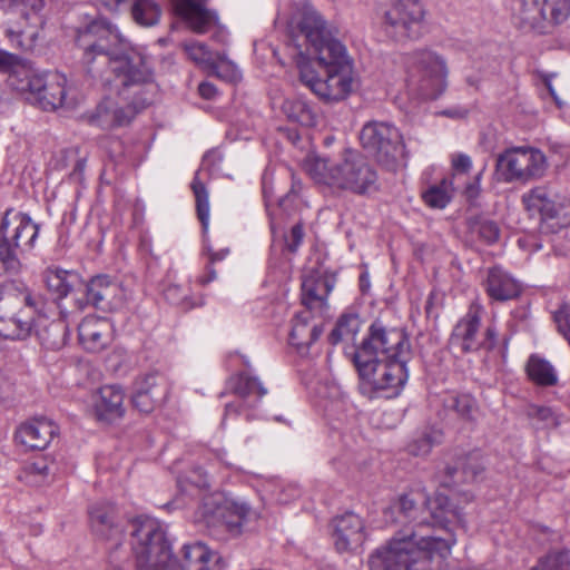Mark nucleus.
<instances>
[{"label":"nucleus","mask_w":570,"mask_h":570,"mask_svg":"<svg viewBox=\"0 0 570 570\" xmlns=\"http://www.w3.org/2000/svg\"><path fill=\"white\" fill-rule=\"evenodd\" d=\"M453 190L452 179L444 177L439 183L429 185L422 191V199L430 208L443 209L451 202Z\"/></svg>","instance_id":"nucleus-36"},{"label":"nucleus","mask_w":570,"mask_h":570,"mask_svg":"<svg viewBox=\"0 0 570 570\" xmlns=\"http://www.w3.org/2000/svg\"><path fill=\"white\" fill-rule=\"evenodd\" d=\"M301 183L298 180H295V178L293 177L291 191L279 199V205H283V203L289 198L291 194H296L301 189Z\"/></svg>","instance_id":"nucleus-64"},{"label":"nucleus","mask_w":570,"mask_h":570,"mask_svg":"<svg viewBox=\"0 0 570 570\" xmlns=\"http://www.w3.org/2000/svg\"><path fill=\"white\" fill-rule=\"evenodd\" d=\"M121 302L119 284L108 275H96L85 285L83 291L72 298V306L60 305L65 318L72 313L82 312L88 305L102 312H110Z\"/></svg>","instance_id":"nucleus-16"},{"label":"nucleus","mask_w":570,"mask_h":570,"mask_svg":"<svg viewBox=\"0 0 570 570\" xmlns=\"http://www.w3.org/2000/svg\"><path fill=\"white\" fill-rule=\"evenodd\" d=\"M89 520L96 535L118 542L122 529L115 522V509L107 503H97L89 509Z\"/></svg>","instance_id":"nucleus-29"},{"label":"nucleus","mask_w":570,"mask_h":570,"mask_svg":"<svg viewBox=\"0 0 570 570\" xmlns=\"http://www.w3.org/2000/svg\"><path fill=\"white\" fill-rule=\"evenodd\" d=\"M468 109L463 107H452L444 109L441 114L445 117L453 118V119H462L468 116Z\"/></svg>","instance_id":"nucleus-58"},{"label":"nucleus","mask_w":570,"mask_h":570,"mask_svg":"<svg viewBox=\"0 0 570 570\" xmlns=\"http://www.w3.org/2000/svg\"><path fill=\"white\" fill-rule=\"evenodd\" d=\"M518 244L521 248H528L531 246L533 247V250H539L542 247L541 244L535 243L533 237L530 236L519 238Z\"/></svg>","instance_id":"nucleus-62"},{"label":"nucleus","mask_w":570,"mask_h":570,"mask_svg":"<svg viewBox=\"0 0 570 570\" xmlns=\"http://www.w3.org/2000/svg\"><path fill=\"white\" fill-rule=\"evenodd\" d=\"M311 177L337 193L370 196L379 190L376 169L361 154L347 150L341 160L315 158L307 165Z\"/></svg>","instance_id":"nucleus-5"},{"label":"nucleus","mask_w":570,"mask_h":570,"mask_svg":"<svg viewBox=\"0 0 570 570\" xmlns=\"http://www.w3.org/2000/svg\"><path fill=\"white\" fill-rule=\"evenodd\" d=\"M164 397L155 394H146V392L132 393V405L141 413H150L155 409L156 404L160 403Z\"/></svg>","instance_id":"nucleus-49"},{"label":"nucleus","mask_w":570,"mask_h":570,"mask_svg":"<svg viewBox=\"0 0 570 570\" xmlns=\"http://www.w3.org/2000/svg\"><path fill=\"white\" fill-rule=\"evenodd\" d=\"M225 561L203 542L186 543L181 549L183 570H224Z\"/></svg>","instance_id":"nucleus-27"},{"label":"nucleus","mask_w":570,"mask_h":570,"mask_svg":"<svg viewBox=\"0 0 570 570\" xmlns=\"http://www.w3.org/2000/svg\"><path fill=\"white\" fill-rule=\"evenodd\" d=\"M548 168L544 154L533 147H510L495 160V175L503 183H528L543 177Z\"/></svg>","instance_id":"nucleus-11"},{"label":"nucleus","mask_w":570,"mask_h":570,"mask_svg":"<svg viewBox=\"0 0 570 570\" xmlns=\"http://www.w3.org/2000/svg\"><path fill=\"white\" fill-rule=\"evenodd\" d=\"M482 285L487 295L495 302L515 299L522 293L520 282L501 266L489 268Z\"/></svg>","instance_id":"nucleus-23"},{"label":"nucleus","mask_w":570,"mask_h":570,"mask_svg":"<svg viewBox=\"0 0 570 570\" xmlns=\"http://www.w3.org/2000/svg\"><path fill=\"white\" fill-rule=\"evenodd\" d=\"M425 14L422 0H389L383 29L395 41L416 40L423 33Z\"/></svg>","instance_id":"nucleus-14"},{"label":"nucleus","mask_w":570,"mask_h":570,"mask_svg":"<svg viewBox=\"0 0 570 570\" xmlns=\"http://www.w3.org/2000/svg\"><path fill=\"white\" fill-rule=\"evenodd\" d=\"M208 0H171L175 13L198 33L206 32L217 20L207 8Z\"/></svg>","instance_id":"nucleus-25"},{"label":"nucleus","mask_w":570,"mask_h":570,"mask_svg":"<svg viewBox=\"0 0 570 570\" xmlns=\"http://www.w3.org/2000/svg\"><path fill=\"white\" fill-rule=\"evenodd\" d=\"M59 472L58 463L49 456H39L23 469V480L35 487L43 485L55 479Z\"/></svg>","instance_id":"nucleus-32"},{"label":"nucleus","mask_w":570,"mask_h":570,"mask_svg":"<svg viewBox=\"0 0 570 570\" xmlns=\"http://www.w3.org/2000/svg\"><path fill=\"white\" fill-rule=\"evenodd\" d=\"M191 189L196 198V209L198 219L202 223L203 232L207 233L209 225V200L208 193L205 185L198 177V171L195 174L191 181Z\"/></svg>","instance_id":"nucleus-40"},{"label":"nucleus","mask_w":570,"mask_h":570,"mask_svg":"<svg viewBox=\"0 0 570 570\" xmlns=\"http://www.w3.org/2000/svg\"><path fill=\"white\" fill-rule=\"evenodd\" d=\"M570 16V0H515L513 17L521 28L550 33Z\"/></svg>","instance_id":"nucleus-12"},{"label":"nucleus","mask_w":570,"mask_h":570,"mask_svg":"<svg viewBox=\"0 0 570 570\" xmlns=\"http://www.w3.org/2000/svg\"><path fill=\"white\" fill-rule=\"evenodd\" d=\"M446 502V498L438 497L433 504L435 507H430V519L428 521L426 518H417L419 507L414 499L410 498L407 494H403L399 498L397 502L391 507L392 512H399L400 515L404 518V520H409L410 522H414L415 525L409 531H416L419 533H428V534H436L443 535L444 530L453 531L448 528V523L452 521V519H458L460 521V517L456 511L446 509L444 503ZM424 503L432 504L431 501L425 500ZM403 532H407V530H402Z\"/></svg>","instance_id":"nucleus-15"},{"label":"nucleus","mask_w":570,"mask_h":570,"mask_svg":"<svg viewBox=\"0 0 570 570\" xmlns=\"http://www.w3.org/2000/svg\"><path fill=\"white\" fill-rule=\"evenodd\" d=\"M188 57L197 65L208 69L213 63L216 53H213L203 42L191 41L184 43Z\"/></svg>","instance_id":"nucleus-45"},{"label":"nucleus","mask_w":570,"mask_h":570,"mask_svg":"<svg viewBox=\"0 0 570 570\" xmlns=\"http://www.w3.org/2000/svg\"><path fill=\"white\" fill-rule=\"evenodd\" d=\"M287 37L301 81L321 100L335 104L352 94L353 60L313 6H296L287 22Z\"/></svg>","instance_id":"nucleus-2"},{"label":"nucleus","mask_w":570,"mask_h":570,"mask_svg":"<svg viewBox=\"0 0 570 570\" xmlns=\"http://www.w3.org/2000/svg\"><path fill=\"white\" fill-rule=\"evenodd\" d=\"M452 167L458 173H469L472 167L471 157L466 154H456L452 157Z\"/></svg>","instance_id":"nucleus-52"},{"label":"nucleus","mask_w":570,"mask_h":570,"mask_svg":"<svg viewBox=\"0 0 570 570\" xmlns=\"http://www.w3.org/2000/svg\"><path fill=\"white\" fill-rule=\"evenodd\" d=\"M6 36L9 39L11 47L18 48V49H26L27 47L23 45L21 40L22 32L21 31H14L11 28H8L6 30Z\"/></svg>","instance_id":"nucleus-57"},{"label":"nucleus","mask_w":570,"mask_h":570,"mask_svg":"<svg viewBox=\"0 0 570 570\" xmlns=\"http://www.w3.org/2000/svg\"><path fill=\"white\" fill-rule=\"evenodd\" d=\"M332 537L337 551H353L366 539L363 519L354 512H345L332 520Z\"/></svg>","instance_id":"nucleus-20"},{"label":"nucleus","mask_w":570,"mask_h":570,"mask_svg":"<svg viewBox=\"0 0 570 570\" xmlns=\"http://www.w3.org/2000/svg\"><path fill=\"white\" fill-rule=\"evenodd\" d=\"M529 415L543 422H550L553 420V412L548 406H531Z\"/></svg>","instance_id":"nucleus-55"},{"label":"nucleus","mask_w":570,"mask_h":570,"mask_svg":"<svg viewBox=\"0 0 570 570\" xmlns=\"http://www.w3.org/2000/svg\"><path fill=\"white\" fill-rule=\"evenodd\" d=\"M134 391L146 392V394L151 393L161 397L166 395L164 380L156 372L139 375L134 383Z\"/></svg>","instance_id":"nucleus-44"},{"label":"nucleus","mask_w":570,"mask_h":570,"mask_svg":"<svg viewBox=\"0 0 570 570\" xmlns=\"http://www.w3.org/2000/svg\"><path fill=\"white\" fill-rule=\"evenodd\" d=\"M227 387L236 394L239 400L226 404L222 425H225L227 417L238 415L244 406L255 407L267 394V389L262 381L257 376L246 372L232 376L227 381Z\"/></svg>","instance_id":"nucleus-19"},{"label":"nucleus","mask_w":570,"mask_h":570,"mask_svg":"<svg viewBox=\"0 0 570 570\" xmlns=\"http://www.w3.org/2000/svg\"><path fill=\"white\" fill-rule=\"evenodd\" d=\"M78 337L85 350L98 353L112 340V324L106 317L87 316L78 326Z\"/></svg>","instance_id":"nucleus-22"},{"label":"nucleus","mask_w":570,"mask_h":570,"mask_svg":"<svg viewBox=\"0 0 570 570\" xmlns=\"http://www.w3.org/2000/svg\"><path fill=\"white\" fill-rule=\"evenodd\" d=\"M181 292H183V289L180 286L169 285L165 289V297L170 303L179 305V304H183L186 298V295H184Z\"/></svg>","instance_id":"nucleus-53"},{"label":"nucleus","mask_w":570,"mask_h":570,"mask_svg":"<svg viewBox=\"0 0 570 570\" xmlns=\"http://www.w3.org/2000/svg\"><path fill=\"white\" fill-rule=\"evenodd\" d=\"M335 286L334 277L321 268H306L302 279V302L308 307L322 306Z\"/></svg>","instance_id":"nucleus-21"},{"label":"nucleus","mask_w":570,"mask_h":570,"mask_svg":"<svg viewBox=\"0 0 570 570\" xmlns=\"http://www.w3.org/2000/svg\"><path fill=\"white\" fill-rule=\"evenodd\" d=\"M178 485L181 492L194 497L196 493L200 494L203 490L209 488V478L203 468L197 466L185 479H179Z\"/></svg>","instance_id":"nucleus-41"},{"label":"nucleus","mask_w":570,"mask_h":570,"mask_svg":"<svg viewBox=\"0 0 570 570\" xmlns=\"http://www.w3.org/2000/svg\"><path fill=\"white\" fill-rule=\"evenodd\" d=\"M39 228L29 215L6 210L0 223V266L4 272L20 271V253L35 247Z\"/></svg>","instance_id":"nucleus-8"},{"label":"nucleus","mask_w":570,"mask_h":570,"mask_svg":"<svg viewBox=\"0 0 570 570\" xmlns=\"http://www.w3.org/2000/svg\"><path fill=\"white\" fill-rule=\"evenodd\" d=\"M440 442V434L425 433L409 445V452L413 455H426L434 444Z\"/></svg>","instance_id":"nucleus-48"},{"label":"nucleus","mask_w":570,"mask_h":570,"mask_svg":"<svg viewBox=\"0 0 570 570\" xmlns=\"http://www.w3.org/2000/svg\"><path fill=\"white\" fill-rule=\"evenodd\" d=\"M302 494V490L296 483H287L284 484L277 495V501L282 504H287L296 499H298Z\"/></svg>","instance_id":"nucleus-51"},{"label":"nucleus","mask_w":570,"mask_h":570,"mask_svg":"<svg viewBox=\"0 0 570 570\" xmlns=\"http://www.w3.org/2000/svg\"><path fill=\"white\" fill-rule=\"evenodd\" d=\"M472 229L487 244L495 243L500 236V228L498 224L489 219L475 222Z\"/></svg>","instance_id":"nucleus-47"},{"label":"nucleus","mask_w":570,"mask_h":570,"mask_svg":"<svg viewBox=\"0 0 570 570\" xmlns=\"http://www.w3.org/2000/svg\"><path fill=\"white\" fill-rule=\"evenodd\" d=\"M360 328L361 320L356 314H344L331 332L330 342L335 345L343 341H354Z\"/></svg>","instance_id":"nucleus-39"},{"label":"nucleus","mask_w":570,"mask_h":570,"mask_svg":"<svg viewBox=\"0 0 570 570\" xmlns=\"http://www.w3.org/2000/svg\"><path fill=\"white\" fill-rule=\"evenodd\" d=\"M444 407L456 413L463 421H473L478 412V404L470 394H449L443 400Z\"/></svg>","instance_id":"nucleus-38"},{"label":"nucleus","mask_w":570,"mask_h":570,"mask_svg":"<svg viewBox=\"0 0 570 570\" xmlns=\"http://www.w3.org/2000/svg\"><path fill=\"white\" fill-rule=\"evenodd\" d=\"M78 45L83 49L81 61L90 77L107 85L110 70L119 81L117 97H105L85 115L86 121L102 130L129 125L157 92L151 57L125 43L116 26L104 19L92 21L80 33Z\"/></svg>","instance_id":"nucleus-1"},{"label":"nucleus","mask_w":570,"mask_h":570,"mask_svg":"<svg viewBox=\"0 0 570 570\" xmlns=\"http://www.w3.org/2000/svg\"><path fill=\"white\" fill-rule=\"evenodd\" d=\"M522 203L531 215L540 216L544 232L558 233L570 225V200L547 186L523 194Z\"/></svg>","instance_id":"nucleus-13"},{"label":"nucleus","mask_w":570,"mask_h":570,"mask_svg":"<svg viewBox=\"0 0 570 570\" xmlns=\"http://www.w3.org/2000/svg\"><path fill=\"white\" fill-rule=\"evenodd\" d=\"M214 279H216V271L212 267H207V273H206V275H203L199 277V283L202 285H206V284L213 282Z\"/></svg>","instance_id":"nucleus-63"},{"label":"nucleus","mask_w":570,"mask_h":570,"mask_svg":"<svg viewBox=\"0 0 570 570\" xmlns=\"http://www.w3.org/2000/svg\"><path fill=\"white\" fill-rule=\"evenodd\" d=\"M481 308L471 306L468 313L456 323L451 334V344L463 353L481 348L478 333L481 324Z\"/></svg>","instance_id":"nucleus-26"},{"label":"nucleus","mask_w":570,"mask_h":570,"mask_svg":"<svg viewBox=\"0 0 570 570\" xmlns=\"http://www.w3.org/2000/svg\"><path fill=\"white\" fill-rule=\"evenodd\" d=\"M285 249L291 254H296L304 239V227L301 223L295 224L289 233L285 235Z\"/></svg>","instance_id":"nucleus-50"},{"label":"nucleus","mask_w":570,"mask_h":570,"mask_svg":"<svg viewBox=\"0 0 570 570\" xmlns=\"http://www.w3.org/2000/svg\"><path fill=\"white\" fill-rule=\"evenodd\" d=\"M58 432L51 420L39 417L22 424L16 432V440L30 450H45Z\"/></svg>","instance_id":"nucleus-24"},{"label":"nucleus","mask_w":570,"mask_h":570,"mask_svg":"<svg viewBox=\"0 0 570 570\" xmlns=\"http://www.w3.org/2000/svg\"><path fill=\"white\" fill-rule=\"evenodd\" d=\"M531 570H570L569 550H551Z\"/></svg>","instance_id":"nucleus-43"},{"label":"nucleus","mask_w":570,"mask_h":570,"mask_svg":"<svg viewBox=\"0 0 570 570\" xmlns=\"http://www.w3.org/2000/svg\"><path fill=\"white\" fill-rule=\"evenodd\" d=\"M411 357L410 337L403 328L372 323L353 355L361 392L370 397H397L409 380Z\"/></svg>","instance_id":"nucleus-3"},{"label":"nucleus","mask_w":570,"mask_h":570,"mask_svg":"<svg viewBox=\"0 0 570 570\" xmlns=\"http://www.w3.org/2000/svg\"><path fill=\"white\" fill-rule=\"evenodd\" d=\"M131 549L138 570H165L171 547L164 525L154 518L138 517L130 523Z\"/></svg>","instance_id":"nucleus-7"},{"label":"nucleus","mask_w":570,"mask_h":570,"mask_svg":"<svg viewBox=\"0 0 570 570\" xmlns=\"http://www.w3.org/2000/svg\"><path fill=\"white\" fill-rule=\"evenodd\" d=\"M199 95L205 99H213L217 92L216 87L210 82H202L198 86Z\"/></svg>","instance_id":"nucleus-59"},{"label":"nucleus","mask_w":570,"mask_h":570,"mask_svg":"<svg viewBox=\"0 0 570 570\" xmlns=\"http://www.w3.org/2000/svg\"><path fill=\"white\" fill-rule=\"evenodd\" d=\"M322 333V324L313 322L309 312L298 313L292 321L289 344L303 355L307 353L308 347L320 338Z\"/></svg>","instance_id":"nucleus-28"},{"label":"nucleus","mask_w":570,"mask_h":570,"mask_svg":"<svg viewBox=\"0 0 570 570\" xmlns=\"http://www.w3.org/2000/svg\"><path fill=\"white\" fill-rule=\"evenodd\" d=\"M45 7V0H0V8L19 12L27 18L28 11L40 12Z\"/></svg>","instance_id":"nucleus-46"},{"label":"nucleus","mask_w":570,"mask_h":570,"mask_svg":"<svg viewBox=\"0 0 570 570\" xmlns=\"http://www.w3.org/2000/svg\"><path fill=\"white\" fill-rule=\"evenodd\" d=\"M208 70L227 82H236L242 78L238 67L233 61L228 60L225 53H216Z\"/></svg>","instance_id":"nucleus-42"},{"label":"nucleus","mask_w":570,"mask_h":570,"mask_svg":"<svg viewBox=\"0 0 570 570\" xmlns=\"http://www.w3.org/2000/svg\"><path fill=\"white\" fill-rule=\"evenodd\" d=\"M409 85L425 99H436L446 88L448 68L444 59L428 49L411 52L406 58Z\"/></svg>","instance_id":"nucleus-10"},{"label":"nucleus","mask_w":570,"mask_h":570,"mask_svg":"<svg viewBox=\"0 0 570 570\" xmlns=\"http://www.w3.org/2000/svg\"><path fill=\"white\" fill-rule=\"evenodd\" d=\"M124 391L117 385L100 387L95 400V411L99 420L112 421L124 415Z\"/></svg>","instance_id":"nucleus-30"},{"label":"nucleus","mask_w":570,"mask_h":570,"mask_svg":"<svg viewBox=\"0 0 570 570\" xmlns=\"http://www.w3.org/2000/svg\"><path fill=\"white\" fill-rule=\"evenodd\" d=\"M362 147L389 170H395L406 158L405 145L400 130L385 121H370L360 132Z\"/></svg>","instance_id":"nucleus-9"},{"label":"nucleus","mask_w":570,"mask_h":570,"mask_svg":"<svg viewBox=\"0 0 570 570\" xmlns=\"http://www.w3.org/2000/svg\"><path fill=\"white\" fill-rule=\"evenodd\" d=\"M16 60V56L0 49V70L9 69Z\"/></svg>","instance_id":"nucleus-61"},{"label":"nucleus","mask_w":570,"mask_h":570,"mask_svg":"<svg viewBox=\"0 0 570 570\" xmlns=\"http://www.w3.org/2000/svg\"><path fill=\"white\" fill-rule=\"evenodd\" d=\"M206 250L209 255V263L214 264L216 262H220L225 259L229 254V248H223L219 250H213L209 246H206Z\"/></svg>","instance_id":"nucleus-60"},{"label":"nucleus","mask_w":570,"mask_h":570,"mask_svg":"<svg viewBox=\"0 0 570 570\" xmlns=\"http://www.w3.org/2000/svg\"><path fill=\"white\" fill-rule=\"evenodd\" d=\"M42 295L23 282L12 279L0 285V336L24 340L33 330V314L45 307Z\"/></svg>","instance_id":"nucleus-6"},{"label":"nucleus","mask_w":570,"mask_h":570,"mask_svg":"<svg viewBox=\"0 0 570 570\" xmlns=\"http://www.w3.org/2000/svg\"><path fill=\"white\" fill-rule=\"evenodd\" d=\"M481 348L491 351L498 343V331L494 326H489L485 331L484 338L480 341Z\"/></svg>","instance_id":"nucleus-54"},{"label":"nucleus","mask_w":570,"mask_h":570,"mask_svg":"<svg viewBox=\"0 0 570 570\" xmlns=\"http://www.w3.org/2000/svg\"><path fill=\"white\" fill-rule=\"evenodd\" d=\"M483 466L478 461L476 454H469L466 458L461 459L455 465L446 466L445 473L449 481H443L445 487H451L456 483L472 482L482 472Z\"/></svg>","instance_id":"nucleus-33"},{"label":"nucleus","mask_w":570,"mask_h":570,"mask_svg":"<svg viewBox=\"0 0 570 570\" xmlns=\"http://www.w3.org/2000/svg\"><path fill=\"white\" fill-rule=\"evenodd\" d=\"M480 179H481V174L475 176L473 181L466 184L465 189H464V194H465L468 199H474V198H476L479 196V193H480Z\"/></svg>","instance_id":"nucleus-56"},{"label":"nucleus","mask_w":570,"mask_h":570,"mask_svg":"<svg viewBox=\"0 0 570 570\" xmlns=\"http://www.w3.org/2000/svg\"><path fill=\"white\" fill-rule=\"evenodd\" d=\"M17 89L29 91L39 107L47 111L75 105L73 98H69L67 78L59 72L27 75L26 81L17 85Z\"/></svg>","instance_id":"nucleus-17"},{"label":"nucleus","mask_w":570,"mask_h":570,"mask_svg":"<svg viewBox=\"0 0 570 570\" xmlns=\"http://www.w3.org/2000/svg\"><path fill=\"white\" fill-rule=\"evenodd\" d=\"M46 285L48 289L56 295V298L60 301L59 306L66 305L62 303L65 298L72 295L71 299L79 295L76 293V286L80 283L79 276L76 273L68 272L65 269H48L46 272ZM72 306V303L70 304Z\"/></svg>","instance_id":"nucleus-31"},{"label":"nucleus","mask_w":570,"mask_h":570,"mask_svg":"<svg viewBox=\"0 0 570 570\" xmlns=\"http://www.w3.org/2000/svg\"><path fill=\"white\" fill-rule=\"evenodd\" d=\"M198 520L207 524L222 522L227 530L238 533L250 514V507L240 500L224 499L219 493L205 494L197 511Z\"/></svg>","instance_id":"nucleus-18"},{"label":"nucleus","mask_w":570,"mask_h":570,"mask_svg":"<svg viewBox=\"0 0 570 570\" xmlns=\"http://www.w3.org/2000/svg\"><path fill=\"white\" fill-rule=\"evenodd\" d=\"M525 371L529 379L539 386H556L558 373L554 366L546 358L532 354L527 362Z\"/></svg>","instance_id":"nucleus-34"},{"label":"nucleus","mask_w":570,"mask_h":570,"mask_svg":"<svg viewBox=\"0 0 570 570\" xmlns=\"http://www.w3.org/2000/svg\"><path fill=\"white\" fill-rule=\"evenodd\" d=\"M161 8L155 0H131L130 14L140 27L149 28L158 24Z\"/></svg>","instance_id":"nucleus-37"},{"label":"nucleus","mask_w":570,"mask_h":570,"mask_svg":"<svg viewBox=\"0 0 570 570\" xmlns=\"http://www.w3.org/2000/svg\"><path fill=\"white\" fill-rule=\"evenodd\" d=\"M282 109L286 117L295 122L306 127H312L316 124V112L314 107L304 98L297 97L286 99L283 102Z\"/></svg>","instance_id":"nucleus-35"},{"label":"nucleus","mask_w":570,"mask_h":570,"mask_svg":"<svg viewBox=\"0 0 570 570\" xmlns=\"http://www.w3.org/2000/svg\"><path fill=\"white\" fill-rule=\"evenodd\" d=\"M455 542L448 530L443 535L400 531L370 557V570H434L430 563L450 556Z\"/></svg>","instance_id":"nucleus-4"}]
</instances>
